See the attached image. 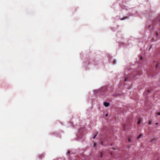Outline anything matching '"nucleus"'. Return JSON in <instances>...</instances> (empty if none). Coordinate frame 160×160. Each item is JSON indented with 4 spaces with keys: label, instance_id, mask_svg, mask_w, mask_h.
I'll use <instances>...</instances> for the list:
<instances>
[{
    "label": "nucleus",
    "instance_id": "nucleus-7",
    "mask_svg": "<svg viewBox=\"0 0 160 160\" xmlns=\"http://www.w3.org/2000/svg\"><path fill=\"white\" fill-rule=\"evenodd\" d=\"M152 123V122L151 121H149L148 122V124L149 125H151Z\"/></svg>",
    "mask_w": 160,
    "mask_h": 160
},
{
    "label": "nucleus",
    "instance_id": "nucleus-10",
    "mask_svg": "<svg viewBox=\"0 0 160 160\" xmlns=\"http://www.w3.org/2000/svg\"><path fill=\"white\" fill-rule=\"evenodd\" d=\"M108 116V113H107L105 115V117H107Z\"/></svg>",
    "mask_w": 160,
    "mask_h": 160
},
{
    "label": "nucleus",
    "instance_id": "nucleus-3",
    "mask_svg": "<svg viewBox=\"0 0 160 160\" xmlns=\"http://www.w3.org/2000/svg\"><path fill=\"white\" fill-rule=\"evenodd\" d=\"M141 121H142V119H140L137 122L138 124H140L141 123Z\"/></svg>",
    "mask_w": 160,
    "mask_h": 160
},
{
    "label": "nucleus",
    "instance_id": "nucleus-14",
    "mask_svg": "<svg viewBox=\"0 0 160 160\" xmlns=\"http://www.w3.org/2000/svg\"><path fill=\"white\" fill-rule=\"evenodd\" d=\"M95 143H94V145H93V146H94V147H95Z\"/></svg>",
    "mask_w": 160,
    "mask_h": 160
},
{
    "label": "nucleus",
    "instance_id": "nucleus-2",
    "mask_svg": "<svg viewBox=\"0 0 160 160\" xmlns=\"http://www.w3.org/2000/svg\"><path fill=\"white\" fill-rule=\"evenodd\" d=\"M157 20L158 21L160 24V15H159V16L157 18Z\"/></svg>",
    "mask_w": 160,
    "mask_h": 160
},
{
    "label": "nucleus",
    "instance_id": "nucleus-1",
    "mask_svg": "<svg viewBox=\"0 0 160 160\" xmlns=\"http://www.w3.org/2000/svg\"><path fill=\"white\" fill-rule=\"evenodd\" d=\"M109 104L110 103L109 102H104L103 104L105 107H107L109 106Z\"/></svg>",
    "mask_w": 160,
    "mask_h": 160
},
{
    "label": "nucleus",
    "instance_id": "nucleus-23",
    "mask_svg": "<svg viewBox=\"0 0 160 160\" xmlns=\"http://www.w3.org/2000/svg\"><path fill=\"white\" fill-rule=\"evenodd\" d=\"M68 153H69V152H68Z\"/></svg>",
    "mask_w": 160,
    "mask_h": 160
},
{
    "label": "nucleus",
    "instance_id": "nucleus-6",
    "mask_svg": "<svg viewBox=\"0 0 160 160\" xmlns=\"http://www.w3.org/2000/svg\"><path fill=\"white\" fill-rule=\"evenodd\" d=\"M126 18H120V20H123L125 19Z\"/></svg>",
    "mask_w": 160,
    "mask_h": 160
},
{
    "label": "nucleus",
    "instance_id": "nucleus-20",
    "mask_svg": "<svg viewBox=\"0 0 160 160\" xmlns=\"http://www.w3.org/2000/svg\"><path fill=\"white\" fill-rule=\"evenodd\" d=\"M150 27V26L149 25L148 26V28H149Z\"/></svg>",
    "mask_w": 160,
    "mask_h": 160
},
{
    "label": "nucleus",
    "instance_id": "nucleus-19",
    "mask_svg": "<svg viewBox=\"0 0 160 160\" xmlns=\"http://www.w3.org/2000/svg\"><path fill=\"white\" fill-rule=\"evenodd\" d=\"M158 67V65H157L156 66V68H157Z\"/></svg>",
    "mask_w": 160,
    "mask_h": 160
},
{
    "label": "nucleus",
    "instance_id": "nucleus-17",
    "mask_svg": "<svg viewBox=\"0 0 160 160\" xmlns=\"http://www.w3.org/2000/svg\"><path fill=\"white\" fill-rule=\"evenodd\" d=\"M156 35L158 36V33L157 32L156 33Z\"/></svg>",
    "mask_w": 160,
    "mask_h": 160
},
{
    "label": "nucleus",
    "instance_id": "nucleus-22",
    "mask_svg": "<svg viewBox=\"0 0 160 160\" xmlns=\"http://www.w3.org/2000/svg\"><path fill=\"white\" fill-rule=\"evenodd\" d=\"M151 47L149 49H150L151 48Z\"/></svg>",
    "mask_w": 160,
    "mask_h": 160
},
{
    "label": "nucleus",
    "instance_id": "nucleus-13",
    "mask_svg": "<svg viewBox=\"0 0 160 160\" xmlns=\"http://www.w3.org/2000/svg\"><path fill=\"white\" fill-rule=\"evenodd\" d=\"M142 57H141L140 58V59H141V60H142Z\"/></svg>",
    "mask_w": 160,
    "mask_h": 160
},
{
    "label": "nucleus",
    "instance_id": "nucleus-5",
    "mask_svg": "<svg viewBox=\"0 0 160 160\" xmlns=\"http://www.w3.org/2000/svg\"><path fill=\"white\" fill-rule=\"evenodd\" d=\"M100 158H102V154L101 152H100Z\"/></svg>",
    "mask_w": 160,
    "mask_h": 160
},
{
    "label": "nucleus",
    "instance_id": "nucleus-9",
    "mask_svg": "<svg viewBox=\"0 0 160 160\" xmlns=\"http://www.w3.org/2000/svg\"><path fill=\"white\" fill-rule=\"evenodd\" d=\"M116 63V62L115 60H114L113 62L114 64H115Z\"/></svg>",
    "mask_w": 160,
    "mask_h": 160
},
{
    "label": "nucleus",
    "instance_id": "nucleus-15",
    "mask_svg": "<svg viewBox=\"0 0 160 160\" xmlns=\"http://www.w3.org/2000/svg\"><path fill=\"white\" fill-rule=\"evenodd\" d=\"M128 141H129V142H131V141H130V139H128Z\"/></svg>",
    "mask_w": 160,
    "mask_h": 160
},
{
    "label": "nucleus",
    "instance_id": "nucleus-4",
    "mask_svg": "<svg viewBox=\"0 0 160 160\" xmlns=\"http://www.w3.org/2000/svg\"><path fill=\"white\" fill-rule=\"evenodd\" d=\"M142 136V134H140L138 136V137L137 138L138 139H139L140 138H141V137Z\"/></svg>",
    "mask_w": 160,
    "mask_h": 160
},
{
    "label": "nucleus",
    "instance_id": "nucleus-18",
    "mask_svg": "<svg viewBox=\"0 0 160 160\" xmlns=\"http://www.w3.org/2000/svg\"><path fill=\"white\" fill-rule=\"evenodd\" d=\"M155 124H156V125H158V123H157V122H156V123Z\"/></svg>",
    "mask_w": 160,
    "mask_h": 160
},
{
    "label": "nucleus",
    "instance_id": "nucleus-16",
    "mask_svg": "<svg viewBox=\"0 0 160 160\" xmlns=\"http://www.w3.org/2000/svg\"><path fill=\"white\" fill-rule=\"evenodd\" d=\"M101 144H102V145H103V142H101Z\"/></svg>",
    "mask_w": 160,
    "mask_h": 160
},
{
    "label": "nucleus",
    "instance_id": "nucleus-8",
    "mask_svg": "<svg viewBox=\"0 0 160 160\" xmlns=\"http://www.w3.org/2000/svg\"><path fill=\"white\" fill-rule=\"evenodd\" d=\"M96 135H94V136L93 137V139H94V138H95V137H96Z\"/></svg>",
    "mask_w": 160,
    "mask_h": 160
},
{
    "label": "nucleus",
    "instance_id": "nucleus-11",
    "mask_svg": "<svg viewBox=\"0 0 160 160\" xmlns=\"http://www.w3.org/2000/svg\"><path fill=\"white\" fill-rule=\"evenodd\" d=\"M157 115H160V112L158 113Z\"/></svg>",
    "mask_w": 160,
    "mask_h": 160
},
{
    "label": "nucleus",
    "instance_id": "nucleus-12",
    "mask_svg": "<svg viewBox=\"0 0 160 160\" xmlns=\"http://www.w3.org/2000/svg\"><path fill=\"white\" fill-rule=\"evenodd\" d=\"M127 78H125V79H124V81H127Z\"/></svg>",
    "mask_w": 160,
    "mask_h": 160
},
{
    "label": "nucleus",
    "instance_id": "nucleus-21",
    "mask_svg": "<svg viewBox=\"0 0 160 160\" xmlns=\"http://www.w3.org/2000/svg\"><path fill=\"white\" fill-rule=\"evenodd\" d=\"M149 92V91H147V92H146V93L147 94V92Z\"/></svg>",
    "mask_w": 160,
    "mask_h": 160
}]
</instances>
